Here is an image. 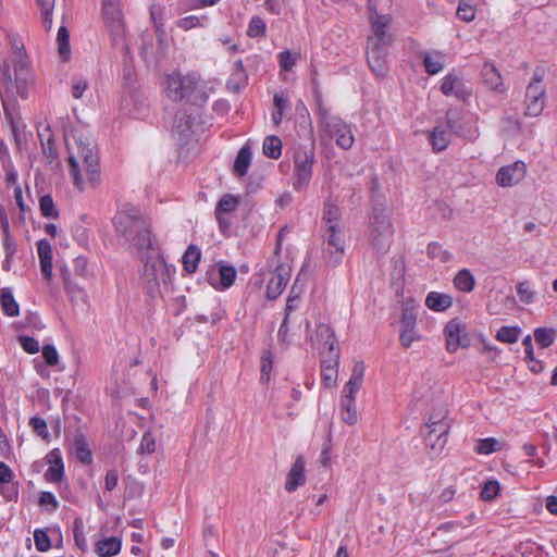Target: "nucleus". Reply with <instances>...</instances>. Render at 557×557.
<instances>
[{
    "label": "nucleus",
    "mask_w": 557,
    "mask_h": 557,
    "mask_svg": "<svg viewBox=\"0 0 557 557\" xmlns=\"http://www.w3.org/2000/svg\"><path fill=\"white\" fill-rule=\"evenodd\" d=\"M394 234L389 216L382 206L373 208L370 218V240L377 252L385 253L391 245Z\"/></svg>",
    "instance_id": "0eeeda50"
},
{
    "label": "nucleus",
    "mask_w": 557,
    "mask_h": 557,
    "mask_svg": "<svg viewBox=\"0 0 557 557\" xmlns=\"http://www.w3.org/2000/svg\"><path fill=\"white\" fill-rule=\"evenodd\" d=\"M323 129L336 138V145L347 150L354 145V136L350 127L339 117L324 114L321 120Z\"/></svg>",
    "instance_id": "1a4fd4ad"
},
{
    "label": "nucleus",
    "mask_w": 557,
    "mask_h": 557,
    "mask_svg": "<svg viewBox=\"0 0 557 557\" xmlns=\"http://www.w3.org/2000/svg\"><path fill=\"white\" fill-rule=\"evenodd\" d=\"M272 364H273V360H272L271 351L270 350L263 351L262 357H261V367H260V372H261L260 382L261 383H268L270 381V373L272 370Z\"/></svg>",
    "instance_id": "6e6d98bb"
},
{
    "label": "nucleus",
    "mask_w": 557,
    "mask_h": 557,
    "mask_svg": "<svg viewBox=\"0 0 557 557\" xmlns=\"http://www.w3.org/2000/svg\"><path fill=\"white\" fill-rule=\"evenodd\" d=\"M35 546L39 552H47L51 547L50 539L46 531L37 529L34 532Z\"/></svg>",
    "instance_id": "680f3d73"
},
{
    "label": "nucleus",
    "mask_w": 557,
    "mask_h": 557,
    "mask_svg": "<svg viewBox=\"0 0 557 557\" xmlns=\"http://www.w3.org/2000/svg\"><path fill=\"white\" fill-rule=\"evenodd\" d=\"M63 286L66 294L70 296L71 301L75 302L78 300H85V290L82 287H79L73 280L66 281V283H64Z\"/></svg>",
    "instance_id": "13d9d810"
},
{
    "label": "nucleus",
    "mask_w": 557,
    "mask_h": 557,
    "mask_svg": "<svg viewBox=\"0 0 557 557\" xmlns=\"http://www.w3.org/2000/svg\"><path fill=\"white\" fill-rule=\"evenodd\" d=\"M278 64L283 71L289 72L295 66L296 62L300 58V53L290 52L289 50H285L278 53Z\"/></svg>",
    "instance_id": "8fccbe9b"
},
{
    "label": "nucleus",
    "mask_w": 557,
    "mask_h": 557,
    "mask_svg": "<svg viewBox=\"0 0 557 557\" xmlns=\"http://www.w3.org/2000/svg\"><path fill=\"white\" fill-rule=\"evenodd\" d=\"M323 220L325 221L326 226H341V210L338 206L331 200H327L324 203Z\"/></svg>",
    "instance_id": "de8ad7c7"
},
{
    "label": "nucleus",
    "mask_w": 557,
    "mask_h": 557,
    "mask_svg": "<svg viewBox=\"0 0 557 557\" xmlns=\"http://www.w3.org/2000/svg\"><path fill=\"white\" fill-rule=\"evenodd\" d=\"M364 370H366V367L362 361L355 362L352 370H351V375L343 388L342 397H344V398L351 397L352 399H356V394L360 389L362 382H363Z\"/></svg>",
    "instance_id": "bb28decb"
},
{
    "label": "nucleus",
    "mask_w": 557,
    "mask_h": 557,
    "mask_svg": "<svg viewBox=\"0 0 557 557\" xmlns=\"http://www.w3.org/2000/svg\"><path fill=\"white\" fill-rule=\"evenodd\" d=\"M262 150L268 158L276 160L282 154V140L277 136H267Z\"/></svg>",
    "instance_id": "a18cd8bd"
},
{
    "label": "nucleus",
    "mask_w": 557,
    "mask_h": 557,
    "mask_svg": "<svg viewBox=\"0 0 557 557\" xmlns=\"http://www.w3.org/2000/svg\"><path fill=\"white\" fill-rule=\"evenodd\" d=\"M517 294L519 299L524 304H532L535 299V294L531 289L530 283L524 281L518 284Z\"/></svg>",
    "instance_id": "bf43d9fd"
},
{
    "label": "nucleus",
    "mask_w": 557,
    "mask_h": 557,
    "mask_svg": "<svg viewBox=\"0 0 557 557\" xmlns=\"http://www.w3.org/2000/svg\"><path fill=\"white\" fill-rule=\"evenodd\" d=\"M315 336L318 343L322 345V350L320 354L324 352L326 357H332V354L339 356L337 338L335 336L334 330L329 324H318Z\"/></svg>",
    "instance_id": "aec40b11"
},
{
    "label": "nucleus",
    "mask_w": 557,
    "mask_h": 557,
    "mask_svg": "<svg viewBox=\"0 0 557 557\" xmlns=\"http://www.w3.org/2000/svg\"><path fill=\"white\" fill-rule=\"evenodd\" d=\"M29 425L32 426L33 431L41 438H47L49 436L47 423L42 418H30Z\"/></svg>",
    "instance_id": "69168bd1"
},
{
    "label": "nucleus",
    "mask_w": 557,
    "mask_h": 557,
    "mask_svg": "<svg viewBox=\"0 0 557 557\" xmlns=\"http://www.w3.org/2000/svg\"><path fill=\"white\" fill-rule=\"evenodd\" d=\"M76 152L70 150L69 154V172L73 177L75 186L82 188L83 177L82 168L85 171L86 177L91 186H96L100 181L99 174V160L96 151V146L88 141L84 143L82 139L75 140Z\"/></svg>",
    "instance_id": "7ed1b4c3"
},
{
    "label": "nucleus",
    "mask_w": 557,
    "mask_h": 557,
    "mask_svg": "<svg viewBox=\"0 0 557 557\" xmlns=\"http://www.w3.org/2000/svg\"><path fill=\"white\" fill-rule=\"evenodd\" d=\"M341 417H342V420L349 425H354L357 423L358 414H357V409H356V399H352L351 397H349V398L342 397Z\"/></svg>",
    "instance_id": "79ce46f5"
},
{
    "label": "nucleus",
    "mask_w": 557,
    "mask_h": 557,
    "mask_svg": "<svg viewBox=\"0 0 557 557\" xmlns=\"http://www.w3.org/2000/svg\"><path fill=\"white\" fill-rule=\"evenodd\" d=\"M38 503L50 512L57 510L59 507V502L51 492H40Z\"/></svg>",
    "instance_id": "052dcab7"
},
{
    "label": "nucleus",
    "mask_w": 557,
    "mask_h": 557,
    "mask_svg": "<svg viewBox=\"0 0 557 557\" xmlns=\"http://www.w3.org/2000/svg\"><path fill=\"white\" fill-rule=\"evenodd\" d=\"M58 52L63 61H67L71 55L70 34L65 26H61L57 35Z\"/></svg>",
    "instance_id": "37998d69"
},
{
    "label": "nucleus",
    "mask_w": 557,
    "mask_h": 557,
    "mask_svg": "<svg viewBox=\"0 0 557 557\" xmlns=\"http://www.w3.org/2000/svg\"><path fill=\"white\" fill-rule=\"evenodd\" d=\"M420 58L423 61V65L425 69V72L430 75H435L443 71L444 69V62H445V54L441 51H433V52H421Z\"/></svg>",
    "instance_id": "7c9ffc66"
},
{
    "label": "nucleus",
    "mask_w": 557,
    "mask_h": 557,
    "mask_svg": "<svg viewBox=\"0 0 557 557\" xmlns=\"http://www.w3.org/2000/svg\"><path fill=\"white\" fill-rule=\"evenodd\" d=\"M41 352L48 366L53 367L59 362V354L53 345H45Z\"/></svg>",
    "instance_id": "338daca9"
},
{
    "label": "nucleus",
    "mask_w": 557,
    "mask_h": 557,
    "mask_svg": "<svg viewBox=\"0 0 557 557\" xmlns=\"http://www.w3.org/2000/svg\"><path fill=\"white\" fill-rule=\"evenodd\" d=\"M102 14L104 22L110 29L113 44L117 45L120 41L123 40L125 34V26L120 5V0H103Z\"/></svg>",
    "instance_id": "6e6552de"
},
{
    "label": "nucleus",
    "mask_w": 557,
    "mask_h": 557,
    "mask_svg": "<svg viewBox=\"0 0 557 557\" xmlns=\"http://www.w3.org/2000/svg\"><path fill=\"white\" fill-rule=\"evenodd\" d=\"M454 284L458 290L469 293L473 290L475 280L469 270L462 269L455 276Z\"/></svg>",
    "instance_id": "c03bdc74"
},
{
    "label": "nucleus",
    "mask_w": 557,
    "mask_h": 557,
    "mask_svg": "<svg viewBox=\"0 0 557 557\" xmlns=\"http://www.w3.org/2000/svg\"><path fill=\"white\" fill-rule=\"evenodd\" d=\"M425 305L433 311H445L453 305V298L447 294L431 292L425 298Z\"/></svg>",
    "instance_id": "f704fd0d"
},
{
    "label": "nucleus",
    "mask_w": 557,
    "mask_h": 557,
    "mask_svg": "<svg viewBox=\"0 0 557 557\" xmlns=\"http://www.w3.org/2000/svg\"><path fill=\"white\" fill-rule=\"evenodd\" d=\"M72 450L82 463L90 465L92 462V453L85 436L82 433H78L74 436L72 441Z\"/></svg>",
    "instance_id": "2f4dec72"
},
{
    "label": "nucleus",
    "mask_w": 557,
    "mask_h": 557,
    "mask_svg": "<svg viewBox=\"0 0 557 557\" xmlns=\"http://www.w3.org/2000/svg\"><path fill=\"white\" fill-rule=\"evenodd\" d=\"M425 428H435V431L441 434L449 433L450 423L447 412L443 409L433 411L429 417Z\"/></svg>",
    "instance_id": "4c0bfd02"
},
{
    "label": "nucleus",
    "mask_w": 557,
    "mask_h": 557,
    "mask_svg": "<svg viewBox=\"0 0 557 557\" xmlns=\"http://www.w3.org/2000/svg\"><path fill=\"white\" fill-rule=\"evenodd\" d=\"M444 335L446 349L449 352H455L458 348L468 347L470 345V339L465 332V327L457 320H450L446 324Z\"/></svg>",
    "instance_id": "dca6fc26"
},
{
    "label": "nucleus",
    "mask_w": 557,
    "mask_h": 557,
    "mask_svg": "<svg viewBox=\"0 0 557 557\" xmlns=\"http://www.w3.org/2000/svg\"><path fill=\"white\" fill-rule=\"evenodd\" d=\"M269 264L272 269V276L267 286V296L269 299L274 300L282 294L289 281L290 267L285 263H280L278 259H275L273 263H271L270 260Z\"/></svg>",
    "instance_id": "9b49d317"
},
{
    "label": "nucleus",
    "mask_w": 557,
    "mask_h": 557,
    "mask_svg": "<svg viewBox=\"0 0 557 557\" xmlns=\"http://www.w3.org/2000/svg\"><path fill=\"white\" fill-rule=\"evenodd\" d=\"M112 222L117 237L127 243L128 250L139 259L157 250L151 223L139 209L126 205L116 212Z\"/></svg>",
    "instance_id": "f03ea898"
},
{
    "label": "nucleus",
    "mask_w": 557,
    "mask_h": 557,
    "mask_svg": "<svg viewBox=\"0 0 557 557\" xmlns=\"http://www.w3.org/2000/svg\"><path fill=\"white\" fill-rule=\"evenodd\" d=\"M391 23L388 15H376L371 18V27L373 36L369 37V45H383L391 46L393 44V36L386 33V27Z\"/></svg>",
    "instance_id": "412c9836"
},
{
    "label": "nucleus",
    "mask_w": 557,
    "mask_h": 557,
    "mask_svg": "<svg viewBox=\"0 0 557 557\" xmlns=\"http://www.w3.org/2000/svg\"><path fill=\"white\" fill-rule=\"evenodd\" d=\"M252 153L248 146H244L238 151L234 162V173L237 176H244L248 172V168L251 163Z\"/></svg>",
    "instance_id": "ea45409f"
},
{
    "label": "nucleus",
    "mask_w": 557,
    "mask_h": 557,
    "mask_svg": "<svg viewBox=\"0 0 557 557\" xmlns=\"http://www.w3.org/2000/svg\"><path fill=\"white\" fill-rule=\"evenodd\" d=\"M161 11H162L161 8L156 4L151 5V8H150L151 20L153 22L156 34H157L158 40L160 42H162L166 36V33L163 28V24L161 22V15H162Z\"/></svg>",
    "instance_id": "3c124183"
},
{
    "label": "nucleus",
    "mask_w": 557,
    "mask_h": 557,
    "mask_svg": "<svg viewBox=\"0 0 557 557\" xmlns=\"http://www.w3.org/2000/svg\"><path fill=\"white\" fill-rule=\"evenodd\" d=\"M265 22L259 16H253L249 22L247 35L251 38L262 37L265 34Z\"/></svg>",
    "instance_id": "5fc2aeb1"
},
{
    "label": "nucleus",
    "mask_w": 557,
    "mask_h": 557,
    "mask_svg": "<svg viewBox=\"0 0 557 557\" xmlns=\"http://www.w3.org/2000/svg\"><path fill=\"white\" fill-rule=\"evenodd\" d=\"M0 305L2 311L8 317H17L20 314V306L14 299L10 287H3L0 292Z\"/></svg>",
    "instance_id": "e433bc0d"
},
{
    "label": "nucleus",
    "mask_w": 557,
    "mask_h": 557,
    "mask_svg": "<svg viewBox=\"0 0 557 557\" xmlns=\"http://www.w3.org/2000/svg\"><path fill=\"white\" fill-rule=\"evenodd\" d=\"M321 358L322 381L325 387L331 388L336 384L339 356L332 354V357H326L324 352H321Z\"/></svg>",
    "instance_id": "393cba45"
},
{
    "label": "nucleus",
    "mask_w": 557,
    "mask_h": 557,
    "mask_svg": "<svg viewBox=\"0 0 557 557\" xmlns=\"http://www.w3.org/2000/svg\"><path fill=\"white\" fill-rule=\"evenodd\" d=\"M122 546L121 539L116 536H110L103 540H100L96 543L95 552L100 557H110L120 553Z\"/></svg>",
    "instance_id": "72a5a7b5"
},
{
    "label": "nucleus",
    "mask_w": 557,
    "mask_h": 557,
    "mask_svg": "<svg viewBox=\"0 0 557 557\" xmlns=\"http://www.w3.org/2000/svg\"><path fill=\"white\" fill-rule=\"evenodd\" d=\"M13 470L3 461H0V494L7 502H17L20 483L14 480Z\"/></svg>",
    "instance_id": "f3484780"
},
{
    "label": "nucleus",
    "mask_w": 557,
    "mask_h": 557,
    "mask_svg": "<svg viewBox=\"0 0 557 557\" xmlns=\"http://www.w3.org/2000/svg\"><path fill=\"white\" fill-rule=\"evenodd\" d=\"M428 139L435 152L445 150L449 143V133L443 126H435L433 129L426 132Z\"/></svg>",
    "instance_id": "473e14b6"
},
{
    "label": "nucleus",
    "mask_w": 557,
    "mask_h": 557,
    "mask_svg": "<svg viewBox=\"0 0 557 557\" xmlns=\"http://www.w3.org/2000/svg\"><path fill=\"white\" fill-rule=\"evenodd\" d=\"M557 337V331L548 327H537L534 330V338L542 348L549 347Z\"/></svg>",
    "instance_id": "49530a36"
},
{
    "label": "nucleus",
    "mask_w": 557,
    "mask_h": 557,
    "mask_svg": "<svg viewBox=\"0 0 557 557\" xmlns=\"http://www.w3.org/2000/svg\"><path fill=\"white\" fill-rule=\"evenodd\" d=\"M520 329L517 326H502L496 333V339L503 343L513 344L518 341Z\"/></svg>",
    "instance_id": "09e8293b"
},
{
    "label": "nucleus",
    "mask_w": 557,
    "mask_h": 557,
    "mask_svg": "<svg viewBox=\"0 0 557 557\" xmlns=\"http://www.w3.org/2000/svg\"><path fill=\"white\" fill-rule=\"evenodd\" d=\"M400 324L399 339L405 348H409L413 342L420 341V335L416 330L417 312L414 308H409L408 304L403 308Z\"/></svg>",
    "instance_id": "ddd939ff"
},
{
    "label": "nucleus",
    "mask_w": 557,
    "mask_h": 557,
    "mask_svg": "<svg viewBox=\"0 0 557 557\" xmlns=\"http://www.w3.org/2000/svg\"><path fill=\"white\" fill-rule=\"evenodd\" d=\"M206 22H207L206 16L189 15V16L180 18L176 22V24L180 28H182L184 30H189L195 27L203 26Z\"/></svg>",
    "instance_id": "4d7b16f0"
},
{
    "label": "nucleus",
    "mask_w": 557,
    "mask_h": 557,
    "mask_svg": "<svg viewBox=\"0 0 557 557\" xmlns=\"http://www.w3.org/2000/svg\"><path fill=\"white\" fill-rule=\"evenodd\" d=\"M218 273H219V277H220L219 285H218V283L212 281V277H210V284L214 288L226 289L234 284L236 274H237L236 269L234 267L220 264Z\"/></svg>",
    "instance_id": "c9c22d12"
},
{
    "label": "nucleus",
    "mask_w": 557,
    "mask_h": 557,
    "mask_svg": "<svg viewBox=\"0 0 557 557\" xmlns=\"http://www.w3.org/2000/svg\"><path fill=\"white\" fill-rule=\"evenodd\" d=\"M37 252L39 257L40 270L45 280L52 277V248L47 239L37 242Z\"/></svg>",
    "instance_id": "cd10ccee"
},
{
    "label": "nucleus",
    "mask_w": 557,
    "mask_h": 557,
    "mask_svg": "<svg viewBox=\"0 0 557 557\" xmlns=\"http://www.w3.org/2000/svg\"><path fill=\"white\" fill-rule=\"evenodd\" d=\"M441 91L447 97H455L461 101L468 100L472 95L471 88L455 73H448L443 77Z\"/></svg>",
    "instance_id": "2eb2a0df"
},
{
    "label": "nucleus",
    "mask_w": 557,
    "mask_h": 557,
    "mask_svg": "<svg viewBox=\"0 0 557 557\" xmlns=\"http://www.w3.org/2000/svg\"><path fill=\"white\" fill-rule=\"evenodd\" d=\"M525 115L539 116L545 103V87L540 84H529L525 91Z\"/></svg>",
    "instance_id": "a211bd4d"
},
{
    "label": "nucleus",
    "mask_w": 557,
    "mask_h": 557,
    "mask_svg": "<svg viewBox=\"0 0 557 557\" xmlns=\"http://www.w3.org/2000/svg\"><path fill=\"white\" fill-rule=\"evenodd\" d=\"M446 121L449 129L459 137L469 141H473L478 138V128L470 122L465 121L458 110L449 109L446 112Z\"/></svg>",
    "instance_id": "4468645a"
},
{
    "label": "nucleus",
    "mask_w": 557,
    "mask_h": 557,
    "mask_svg": "<svg viewBox=\"0 0 557 557\" xmlns=\"http://www.w3.org/2000/svg\"><path fill=\"white\" fill-rule=\"evenodd\" d=\"M327 263L336 267L344 255V233L341 226H326L325 231Z\"/></svg>",
    "instance_id": "f8f14e48"
},
{
    "label": "nucleus",
    "mask_w": 557,
    "mask_h": 557,
    "mask_svg": "<svg viewBox=\"0 0 557 557\" xmlns=\"http://www.w3.org/2000/svg\"><path fill=\"white\" fill-rule=\"evenodd\" d=\"M457 17L463 22H471L475 17V10L472 5L461 1L457 8Z\"/></svg>",
    "instance_id": "e2e57ef3"
},
{
    "label": "nucleus",
    "mask_w": 557,
    "mask_h": 557,
    "mask_svg": "<svg viewBox=\"0 0 557 557\" xmlns=\"http://www.w3.org/2000/svg\"><path fill=\"white\" fill-rule=\"evenodd\" d=\"M46 461L49 465L45 473V480L49 483H59L64 476V462L61 450L53 448L46 456Z\"/></svg>",
    "instance_id": "5701e85b"
},
{
    "label": "nucleus",
    "mask_w": 557,
    "mask_h": 557,
    "mask_svg": "<svg viewBox=\"0 0 557 557\" xmlns=\"http://www.w3.org/2000/svg\"><path fill=\"white\" fill-rule=\"evenodd\" d=\"M140 260L144 262L141 277L145 288L151 298H156L160 294V283L164 285L169 283L171 270L157 250Z\"/></svg>",
    "instance_id": "423d86ee"
},
{
    "label": "nucleus",
    "mask_w": 557,
    "mask_h": 557,
    "mask_svg": "<svg viewBox=\"0 0 557 557\" xmlns=\"http://www.w3.org/2000/svg\"><path fill=\"white\" fill-rule=\"evenodd\" d=\"M40 212L45 218L57 219L59 213L54 208L53 199L50 195H45L39 199Z\"/></svg>",
    "instance_id": "603ef678"
},
{
    "label": "nucleus",
    "mask_w": 557,
    "mask_h": 557,
    "mask_svg": "<svg viewBox=\"0 0 557 557\" xmlns=\"http://www.w3.org/2000/svg\"><path fill=\"white\" fill-rule=\"evenodd\" d=\"M199 131L196 119L193 113L186 109L176 111L173 120L172 135L181 145H187L194 135Z\"/></svg>",
    "instance_id": "9d476101"
},
{
    "label": "nucleus",
    "mask_w": 557,
    "mask_h": 557,
    "mask_svg": "<svg viewBox=\"0 0 557 557\" xmlns=\"http://www.w3.org/2000/svg\"><path fill=\"white\" fill-rule=\"evenodd\" d=\"M481 75L484 84L492 90L504 92L506 90L500 73L490 63H485L482 67Z\"/></svg>",
    "instance_id": "c756f323"
},
{
    "label": "nucleus",
    "mask_w": 557,
    "mask_h": 557,
    "mask_svg": "<svg viewBox=\"0 0 557 557\" xmlns=\"http://www.w3.org/2000/svg\"><path fill=\"white\" fill-rule=\"evenodd\" d=\"M388 46L383 45H369L367 51V59L371 71L376 76H385L387 73V49Z\"/></svg>",
    "instance_id": "6ab92c4d"
},
{
    "label": "nucleus",
    "mask_w": 557,
    "mask_h": 557,
    "mask_svg": "<svg viewBox=\"0 0 557 557\" xmlns=\"http://www.w3.org/2000/svg\"><path fill=\"white\" fill-rule=\"evenodd\" d=\"M15 48L17 51L12 67L5 65L2 70L5 95H1V101L5 120L9 122L14 136L17 137L20 121L15 113L17 107L15 95L22 99H27L35 88L36 77L28 58L22 53L17 46Z\"/></svg>",
    "instance_id": "f257e3e1"
},
{
    "label": "nucleus",
    "mask_w": 557,
    "mask_h": 557,
    "mask_svg": "<svg viewBox=\"0 0 557 557\" xmlns=\"http://www.w3.org/2000/svg\"><path fill=\"white\" fill-rule=\"evenodd\" d=\"M499 492V483L497 481H487L480 495L483 500H493Z\"/></svg>",
    "instance_id": "0e129e2a"
},
{
    "label": "nucleus",
    "mask_w": 557,
    "mask_h": 557,
    "mask_svg": "<svg viewBox=\"0 0 557 557\" xmlns=\"http://www.w3.org/2000/svg\"><path fill=\"white\" fill-rule=\"evenodd\" d=\"M498 441L493 437L481 438L476 441L475 451L481 455H487L498 450Z\"/></svg>",
    "instance_id": "864d4df0"
},
{
    "label": "nucleus",
    "mask_w": 557,
    "mask_h": 557,
    "mask_svg": "<svg viewBox=\"0 0 557 557\" xmlns=\"http://www.w3.org/2000/svg\"><path fill=\"white\" fill-rule=\"evenodd\" d=\"M306 460L304 456H298L289 472L286 475L285 490L289 493L295 492L299 486L304 485L306 482Z\"/></svg>",
    "instance_id": "b1692460"
},
{
    "label": "nucleus",
    "mask_w": 557,
    "mask_h": 557,
    "mask_svg": "<svg viewBox=\"0 0 557 557\" xmlns=\"http://www.w3.org/2000/svg\"><path fill=\"white\" fill-rule=\"evenodd\" d=\"M247 84L248 75L243 66L242 60H237L233 64L232 73L226 82V88L234 94H238Z\"/></svg>",
    "instance_id": "c85d7f7f"
},
{
    "label": "nucleus",
    "mask_w": 557,
    "mask_h": 557,
    "mask_svg": "<svg viewBox=\"0 0 557 557\" xmlns=\"http://www.w3.org/2000/svg\"><path fill=\"white\" fill-rule=\"evenodd\" d=\"M238 203V198L232 194H225L224 196H222V198L219 200L216 205L214 212L215 218L220 222V224H222V214L235 211Z\"/></svg>",
    "instance_id": "a19ab883"
},
{
    "label": "nucleus",
    "mask_w": 557,
    "mask_h": 557,
    "mask_svg": "<svg viewBox=\"0 0 557 557\" xmlns=\"http://www.w3.org/2000/svg\"><path fill=\"white\" fill-rule=\"evenodd\" d=\"M423 440L431 457L438 456L448 442V433L441 434L435 428H424Z\"/></svg>",
    "instance_id": "a878e982"
},
{
    "label": "nucleus",
    "mask_w": 557,
    "mask_h": 557,
    "mask_svg": "<svg viewBox=\"0 0 557 557\" xmlns=\"http://www.w3.org/2000/svg\"><path fill=\"white\" fill-rule=\"evenodd\" d=\"M199 77L195 74L183 75L173 72L165 78L164 91L166 97L173 101L187 99L195 103L202 102L206 101V97L199 89Z\"/></svg>",
    "instance_id": "20e7f679"
},
{
    "label": "nucleus",
    "mask_w": 557,
    "mask_h": 557,
    "mask_svg": "<svg viewBox=\"0 0 557 557\" xmlns=\"http://www.w3.org/2000/svg\"><path fill=\"white\" fill-rule=\"evenodd\" d=\"M315 141L312 139L308 144H297L293 149V187L299 191L309 185L313 175V165L315 164Z\"/></svg>",
    "instance_id": "39448f33"
},
{
    "label": "nucleus",
    "mask_w": 557,
    "mask_h": 557,
    "mask_svg": "<svg viewBox=\"0 0 557 557\" xmlns=\"http://www.w3.org/2000/svg\"><path fill=\"white\" fill-rule=\"evenodd\" d=\"M18 343L26 352L32 355L37 354L40 349L38 341L30 336H20Z\"/></svg>",
    "instance_id": "774afa93"
},
{
    "label": "nucleus",
    "mask_w": 557,
    "mask_h": 557,
    "mask_svg": "<svg viewBox=\"0 0 557 557\" xmlns=\"http://www.w3.org/2000/svg\"><path fill=\"white\" fill-rule=\"evenodd\" d=\"M200 258V248L196 245H189L182 258L184 270L189 274L196 272Z\"/></svg>",
    "instance_id": "58836bf2"
},
{
    "label": "nucleus",
    "mask_w": 557,
    "mask_h": 557,
    "mask_svg": "<svg viewBox=\"0 0 557 557\" xmlns=\"http://www.w3.org/2000/svg\"><path fill=\"white\" fill-rule=\"evenodd\" d=\"M525 174V164L521 161L503 166L496 174V182L499 186L508 187L519 183Z\"/></svg>",
    "instance_id": "4be33fe9"
}]
</instances>
